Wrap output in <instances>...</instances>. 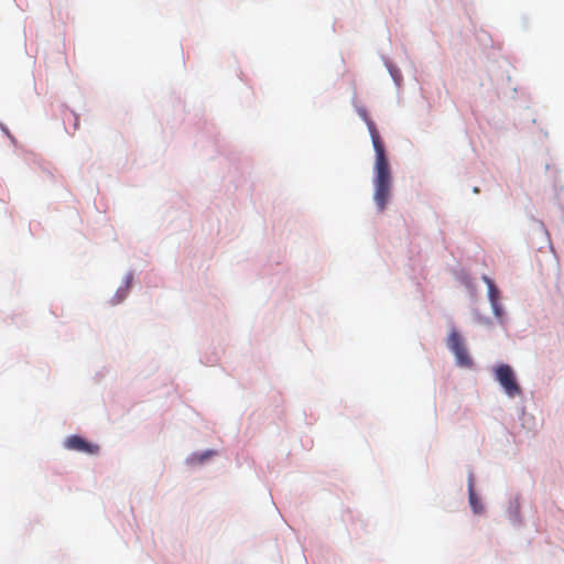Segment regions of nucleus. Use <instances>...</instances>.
<instances>
[{
  "label": "nucleus",
  "mask_w": 564,
  "mask_h": 564,
  "mask_svg": "<svg viewBox=\"0 0 564 564\" xmlns=\"http://www.w3.org/2000/svg\"><path fill=\"white\" fill-rule=\"evenodd\" d=\"M496 380L503 388L505 392L514 398L521 393V389L516 380L514 372L509 365H500L495 369Z\"/></svg>",
  "instance_id": "obj_2"
},
{
  "label": "nucleus",
  "mask_w": 564,
  "mask_h": 564,
  "mask_svg": "<svg viewBox=\"0 0 564 564\" xmlns=\"http://www.w3.org/2000/svg\"><path fill=\"white\" fill-rule=\"evenodd\" d=\"M65 447L70 451L80 452L89 455H96L99 452V446L87 442L78 435H72L65 441Z\"/></svg>",
  "instance_id": "obj_4"
},
{
  "label": "nucleus",
  "mask_w": 564,
  "mask_h": 564,
  "mask_svg": "<svg viewBox=\"0 0 564 564\" xmlns=\"http://www.w3.org/2000/svg\"><path fill=\"white\" fill-rule=\"evenodd\" d=\"M482 281L487 284L488 297L494 310V313L497 317H500L502 315V308L499 304V290L497 289L494 281L489 276L482 275Z\"/></svg>",
  "instance_id": "obj_5"
},
{
  "label": "nucleus",
  "mask_w": 564,
  "mask_h": 564,
  "mask_svg": "<svg viewBox=\"0 0 564 564\" xmlns=\"http://www.w3.org/2000/svg\"><path fill=\"white\" fill-rule=\"evenodd\" d=\"M209 455H210V453H206V454L202 455V457H200V459H199V460H200V462H203V460H204L205 458H207Z\"/></svg>",
  "instance_id": "obj_7"
},
{
  "label": "nucleus",
  "mask_w": 564,
  "mask_h": 564,
  "mask_svg": "<svg viewBox=\"0 0 564 564\" xmlns=\"http://www.w3.org/2000/svg\"><path fill=\"white\" fill-rule=\"evenodd\" d=\"M468 496H469V503L471 506L473 511L475 513H480L482 511V506L479 501V498L477 497V495L475 492L473 477H469V479H468Z\"/></svg>",
  "instance_id": "obj_6"
},
{
  "label": "nucleus",
  "mask_w": 564,
  "mask_h": 564,
  "mask_svg": "<svg viewBox=\"0 0 564 564\" xmlns=\"http://www.w3.org/2000/svg\"><path fill=\"white\" fill-rule=\"evenodd\" d=\"M368 129L371 135L372 145L376 152L375 161V177L373 186L375 194L373 199L379 209L383 212L391 197L392 189V176L386 150L380 134L372 121H368Z\"/></svg>",
  "instance_id": "obj_1"
},
{
  "label": "nucleus",
  "mask_w": 564,
  "mask_h": 564,
  "mask_svg": "<svg viewBox=\"0 0 564 564\" xmlns=\"http://www.w3.org/2000/svg\"><path fill=\"white\" fill-rule=\"evenodd\" d=\"M447 346L455 355L458 366L470 367L473 365V360L466 349L464 339L456 329L451 330L447 338Z\"/></svg>",
  "instance_id": "obj_3"
}]
</instances>
